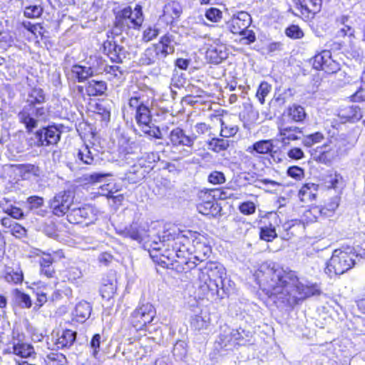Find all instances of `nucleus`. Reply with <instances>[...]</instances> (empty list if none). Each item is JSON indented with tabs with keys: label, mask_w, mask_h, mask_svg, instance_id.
Listing matches in <instances>:
<instances>
[{
	"label": "nucleus",
	"mask_w": 365,
	"mask_h": 365,
	"mask_svg": "<svg viewBox=\"0 0 365 365\" xmlns=\"http://www.w3.org/2000/svg\"><path fill=\"white\" fill-rule=\"evenodd\" d=\"M255 276L262 289L270 298L286 305L294 306L299 300L320 294L316 284H304L294 272L287 271L272 262L262 263Z\"/></svg>",
	"instance_id": "f257e3e1"
},
{
	"label": "nucleus",
	"mask_w": 365,
	"mask_h": 365,
	"mask_svg": "<svg viewBox=\"0 0 365 365\" xmlns=\"http://www.w3.org/2000/svg\"><path fill=\"white\" fill-rule=\"evenodd\" d=\"M197 287L202 297L215 299L220 294L223 286L225 269L214 262L207 263L203 268L197 269Z\"/></svg>",
	"instance_id": "f03ea898"
},
{
	"label": "nucleus",
	"mask_w": 365,
	"mask_h": 365,
	"mask_svg": "<svg viewBox=\"0 0 365 365\" xmlns=\"http://www.w3.org/2000/svg\"><path fill=\"white\" fill-rule=\"evenodd\" d=\"M128 105L135 110V120L141 130L146 135L156 139H162L160 128L151 123L150 110L140 96L131 97Z\"/></svg>",
	"instance_id": "7ed1b4c3"
},
{
	"label": "nucleus",
	"mask_w": 365,
	"mask_h": 365,
	"mask_svg": "<svg viewBox=\"0 0 365 365\" xmlns=\"http://www.w3.org/2000/svg\"><path fill=\"white\" fill-rule=\"evenodd\" d=\"M354 253L341 250H335L327 263L325 272L332 277L334 275L342 274L354 265Z\"/></svg>",
	"instance_id": "20e7f679"
},
{
	"label": "nucleus",
	"mask_w": 365,
	"mask_h": 365,
	"mask_svg": "<svg viewBox=\"0 0 365 365\" xmlns=\"http://www.w3.org/2000/svg\"><path fill=\"white\" fill-rule=\"evenodd\" d=\"M156 316V309L149 303L140 304L130 314V324L137 330L144 329Z\"/></svg>",
	"instance_id": "39448f33"
},
{
	"label": "nucleus",
	"mask_w": 365,
	"mask_h": 365,
	"mask_svg": "<svg viewBox=\"0 0 365 365\" xmlns=\"http://www.w3.org/2000/svg\"><path fill=\"white\" fill-rule=\"evenodd\" d=\"M47 113L48 110L43 106H25L19 113L18 118L27 131L31 132L39 122L46 120Z\"/></svg>",
	"instance_id": "423d86ee"
},
{
	"label": "nucleus",
	"mask_w": 365,
	"mask_h": 365,
	"mask_svg": "<svg viewBox=\"0 0 365 365\" xmlns=\"http://www.w3.org/2000/svg\"><path fill=\"white\" fill-rule=\"evenodd\" d=\"M61 138V131L56 126H48L37 130L30 138L31 146L46 147L56 145Z\"/></svg>",
	"instance_id": "0eeeda50"
},
{
	"label": "nucleus",
	"mask_w": 365,
	"mask_h": 365,
	"mask_svg": "<svg viewBox=\"0 0 365 365\" xmlns=\"http://www.w3.org/2000/svg\"><path fill=\"white\" fill-rule=\"evenodd\" d=\"M169 139L174 148L185 147L180 151L182 158L188 157L192 153V147L196 138L186 135L182 128H175L172 130L169 135Z\"/></svg>",
	"instance_id": "6e6552de"
},
{
	"label": "nucleus",
	"mask_w": 365,
	"mask_h": 365,
	"mask_svg": "<svg viewBox=\"0 0 365 365\" xmlns=\"http://www.w3.org/2000/svg\"><path fill=\"white\" fill-rule=\"evenodd\" d=\"M312 65L315 69L323 70L329 74L336 73L341 69L340 63L332 58L331 52L327 50L315 55Z\"/></svg>",
	"instance_id": "1a4fd4ad"
},
{
	"label": "nucleus",
	"mask_w": 365,
	"mask_h": 365,
	"mask_svg": "<svg viewBox=\"0 0 365 365\" xmlns=\"http://www.w3.org/2000/svg\"><path fill=\"white\" fill-rule=\"evenodd\" d=\"M312 65L315 69L323 70L329 74L336 73L341 69L340 63L332 58L331 52L327 50L315 55Z\"/></svg>",
	"instance_id": "9d476101"
},
{
	"label": "nucleus",
	"mask_w": 365,
	"mask_h": 365,
	"mask_svg": "<svg viewBox=\"0 0 365 365\" xmlns=\"http://www.w3.org/2000/svg\"><path fill=\"white\" fill-rule=\"evenodd\" d=\"M96 219V212L91 205L82 207H73L67 214V220L73 224L84 223L88 225L93 222Z\"/></svg>",
	"instance_id": "9b49d317"
},
{
	"label": "nucleus",
	"mask_w": 365,
	"mask_h": 365,
	"mask_svg": "<svg viewBox=\"0 0 365 365\" xmlns=\"http://www.w3.org/2000/svg\"><path fill=\"white\" fill-rule=\"evenodd\" d=\"M73 195L71 191H62L56 195L50 201V207L53 213L56 216L68 214L73 202Z\"/></svg>",
	"instance_id": "f8f14e48"
},
{
	"label": "nucleus",
	"mask_w": 365,
	"mask_h": 365,
	"mask_svg": "<svg viewBox=\"0 0 365 365\" xmlns=\"http://www.w3.org/2000/svg\"><path fill=\"white\" fill-rule=\"evenodd\" d=\"M251 24V17L247 12H239L234 15L227 22L228 27L232 34H242Z\"/></svg>",
	"instance_id": "ddd939ff"
},
{
	"label": "nucleus",
	"mask_w": 365,
	"mask_h": 365,
	"mask_svg": "<svg viewBox=\"0 0 365 365\" xmlns=\"http://www.w3.org/2000/svg\"><path fill=\"white\" fill-rule=\"evenodd\" d=\"M183 6L180 0H170L163 7L162 17L168 24H172L180 18Z\"/></svg>",
	"instance_id": "4468645a"
},
{
	"label": "nucleus",
	"mask_w": 365,
	"mask_h": 365,
	"mask_svg": "<svg viewBox=\"0 0 365 365\" xmlns=\"http://www.w3.org/2000/svg\"><path fill=\"white\" fill-rule=\"evenodd\" d=\"M118 233L124 237L130 238L131 240L138 242L143 241L145 243L150 242V240H148L149 235H148L147 231L144 228L138 227L136 225H131L130 227H125L124 230L119 231Z\"/></svg>",
	"instance_id": "2eb2a0df"
},
{
	"label": "nucleus",
	"mask_w": 365,
	"mask_h": 365,
	"mask_svg": "<svg viewBox=\"0 0 365 365\" xmlns=\"http://www.w3.org/2000/svg\"><path fill=\"white\" fill-rule=\"evenodd\" d=\"M103 51L114 62H122L125 58L123 48L113 40H107L103 43Z\"/></svg>",
	"instance_id": "dca6fc26"
},
{
	"label": "nucleus",
	"mask_w": 365,
	"mask_h": 365,
	"mask_svg": "<svg viewBox=\"0 0 365 365\" xmlns=\"http://www.w3.org/2000/svg\"><path fill=\"white\" fill-rule=\"evenodd\" d=\"M177 37V34H166L161 38L160 42L156 44L165 58L174 52L175 46L178 43Z\"/></svg>",
	"instance_id": "f3484780"
},
{
	"label": "nucleus",
	"mask_w": 365,
	"mask_h": 365,
	"mask_svg": "<svg viewBox=\"0 0 365 365\" xmlns=\"http://www.w3.org/2000/svg\"><path fill=\"white\" fill-rule=\"evenodd\" d=\"M91 311V305L86 301H81L76 305L72 312L73 320L83 323L90 317Z\"/></svg>",
	"instance_id": "a211bd4d"
},
{
	"label": "nucleus",
	"mask_w": 365,
	"mask_h": 365,
	"mask_svg": "<svg viewBox=\"0 0 365 365\" xmlns=\"http://www.w3.org/2000/svg\"><path fill=\"white\" fill-rule=\"evenodd\" d=\"M2 277L9 283L19 284L24 279V274L19 264L14 266H6L3 272Z\"/></svg>",
	"instance_id": "6ab92c4d"
},
{
	"label": "nucleus",
	"mask_w": 365,
	"mask_h": 365,
	"mask_svg": "<svg viewBox=\"0 0 365 365\" xmlns=\"http://www.w3.org/2000/svg\"><path fill=\"white\" fill-rule=\"evenodd\" d=\"M210 324V317L207 312L203 311L192 317L190 321L191 328L198 332L207 330Z\"/></svg>",
	"instance_id": "aec40b11"
},
{
	"label": "nucleus",
	"mask_w": 365,
	"mask_h": 365,
	"mask_svg": "<svg viewBox=\"0 0 365 365\" xmlns=\"http://www.w3.org/2000/svg\"><path fill=\"white\" fill-rule=\"evenodd\" d=\"M164 58L162 51L155 44L145 51L141 56L140 62L144 65H150Z\"/></svg>",
	"instance_id": "412c9836"
},
{
	"label": "nucleus",
	"mask_w": 365,
	"mask_h": 365,
	"mask_svg": "<svg viewBox=\"0 0 365 365\" xmlns=\"http://www.w3.org/2000/svg\"><path fill=\"white\" fill-rule=\"evenodd\" d=\"M208 58L214 63H220L227 56L226 47L223 44H216L210 46L206 52Z\"/></svg>",
	"instance_id": "4be33fe9"
},
{
	"label": "nucleus",
	"mask_w": 365,
	"mask_h": 365,
	"mask_svg": "<svg viewBox=\"0 0 365 365\" xmlns=\"http://www.w3.org/2000/svg\"><path fill=\"white\" fill-rule=\"evenodd\" d=\"M279 135L282 136V142L284 144L289 140H297L300 138L302 130L297 126H280L279 127Z\"/></svg>",
	"instance_id": "5701e85b"
},
{
	"label": "nucleus",
	"mask_w": 365,
	"mask_h": 365,
	"mask_svg": "<svg viewBox=\"0 0 365 365\" xmlns=\"http://www.w3.org/2000/svg\"><path fill=\"white\" fill-rule=\"evenodd\" d=\"M339 204V199L338 197H334L327 204L326 207L320 208L317 206L312 207L309 210L307 211V214H313L314 215V219L317 220V214H319L322 216H329L328 212L333 213L338 207Z\"/></svg>",
	"instance_id": "b1692460"
},
{
	"label": "nucleus",
	"mask_w": 365,
	"mask_h": 365,
	"mask_svg": "<svg viewBox=\"0 0 365 365\" xmlns=\"http://www.w3.org/2000/svg\"><path fill=\"white\" fill-rule=\"evenodd\" d=\"M339 116L344 120V122H356L362 118L361 109L358 106H347L341 109L339 113Z\"/></svg>",
	"instance_id": "393cba45"
},
{
	"label": "nucleus",
	"mask_w": 365,
	"mask_h": 365,
	"mask_svg": "<svg viewBox=\"0 0 365 365\" xmlns=\"http://www.w3.org/2000/svg\"><path fill=\"white\" fill-rule=\"evenodd\" d=\"M146 173L140 163L134 164L125 173V179L130 183H137L145 177Z\"/></svg>",
	"instance_id": "a878e982"
},
{
	"label": "nucleus",
	"mask_w": 365,
	"mask_h": 365,
	"mask_svg": "<svg viewBox=\"0 0 365 365\" xmlns=\"http://www.w3.org/2000/svg\"><path fill=\"white\" fill-rule=\"evenodd\" d=\"M76 332L70 329H66L58 336L55 341V345L58 349L71 346L75 341Z\"/></svg>",
	"instance_id": "bb28decb"
},
{
	"label": "nucleus",
	"mask_w": 365,
	"mask_h": 365,
	"mask_svg": "<svg viewBox=\"0 0 365 365\" xmlns=\"http://www.w3.org/2000/svg\"><path fill=\"white\" fill-rule=\"evenodd\" d=\"M107 90V84L103 81L90 80L86 87V93L90 96H101Z\"/></svg>",
	"instance_id": "cd10ccee"
},
{
	"label": "nucleus",
	"mask_w": 365,
	"mask_h": 365,
	"mask_svg": "<svg viewBox=\"0 0 365 365\" xmlns=\"http://www.w3.org/2000/svg\"><path fill=\"white\" fill-rule=\"evenodd\" d=\"M143 21L142 8L140 6L137 5L132 11V14L125 19V29L129 28L137 29L139 28Z\"/></svg>",
	"instance_id": "c85d7f7f"
},
{
	"label": "nucleus",
	"mask_w": 365,
	"mask_h": 365,
	"mask_svg": "<svg viewBox=\"0 0 365 365\" xmlns=\"http://www.w3.org/2000/svg\"><path fill=\"white\" fill-rule=\"evenodd\" d=\"M318 185L307 183L299 190V196L302 201H312L316 199Z\"/></svg>",
	"instance_id": "c756f323"
},
{
	"label": "nucleus",
	"mask_w": 365,
	"mask_h": 365,
	"mask_svg": "<svg viewBox=\"0 0 365 365\" xmlns=\"http://www.w3.org/2000/svg\"><path fill=\"white\" fill-rule=\"evenodd\" d=\"M325 183L329 189H334L335 190H341L344 189L346 185L343 176L336 172L327 176Z\"/></svg>",
	"instance_id": "7c9ffc66"
},
{
	"label": "nucleus",
	"mask_w": 365,
	"mask_h": 365,
	"mask_svg": "<svg viewBox=\"0 0 365 365\" xmlns=\"http://www.w3.org/2000/svg\"><path fill=\"white\" fill-rule=\"evenodd\" d=\"M327 144L319 147L314 153H312L313 158L319 163L327 164L330 163L333 158V153L331 149L328 148Z\"/></svg>",
	"instance_id": "2f4dec72"
},
{
	"label": "nucleus",
	"mask_w": 365,
	"mask_h": 365,
	"mask_svg": "<svg viewBox=\"0 0 365 365\" xmlns=\"http://www.w3.org/2000/svg\"><path fill=\"white\" fill-rule=\"evenodd\" d=\"M273 145L271 140H260L248 147L247 151L251 154L256 152L259 154H267L272 152Z\"/></svg>",
	"instance_id": "473e14b6"
},
{
	"label": "nucleus",
	"mask_w": 365,
	"mask_h": 365,
	"mask_svg": "<svg viewBox=\"0 0 365 365\" xmlns=\"http://www.w3.org/2000/svg\"><path fill=\"white\" fill-rule=\"evenodd\" d=\"M18 172L24 179H29L31 176L39 177L41 174L38 166L31 164L18 165Z\"/></svg>",
	"instance_id": "72a5a7b5"
},
{
	"label": "nucleus",
	"mask_w": 365,
	"mask_h": 365,
	"mask_svg": "<svg viewBox=\"0 0 365 365\" xmlns=\"http://www.w3.org/2000/svg\"><path fill=\"white\" fill-rule=\"evenodd\" d=\"M44 102L45 95L43 90L40 88H32L28 96L27 106H36V105H40Z\"/></svg>",
	"instance_id": "f704fd0d"
},
{
	"label": "nucleus",
	"mask_w": 365,
	"mask_h": 365,
	"mask_svg": "<svg viewBox=\"0 0 365 365\" xmlns=\"http://www.w3.org/2000/svg\"><path fill=\"white\" fill-rule=\"evenodd\" d=\"M72 73L78 78V81H83L91 76L93 71L91 67L76 65L73 66Z\"/></svg>",
	"instance_id": "c9c22d12"
},
{
	"label": "nucleus",
	"mask_w": 365,
	"mask_h": 365,
	"mask_svg": "<svg viewBox=\"0 0 365 365\" xmlns=\"http://www.w3.org/2000/svg\"><path fill=\"white\" fill-rule=\"evenodd\" d=\"M13 353L21 357H28L34 353V348L32 346L25 343H17L14 344Z\"/></svg>",
	"instance_id": "e433bc0d"
},
{
	"label": "nucleus",
	"mask_w": 365,
	"mask_h": 365,
	"mask_svg": "<svg viewBox=\"0 0 365 365\" xmlns=\"http://www.w3.org/2000/svg\"><path fill=\"white\" fill-rule=\"evenodd\" d=\"M229 145V140L223 138H212L208 143V148L215 153L226 150Z\"/></svg>",
	"instance_id": "4c0bfd02"
},
{
	"label": "nucleus",
	"mask_w": 365,
	"mask_h": 365,
	"mask_svg": "<svg viewBox=\"0 0 365 365\" xmlns=\"http://www.w3.org/2000/svg\"><path fill=\"white\" fill-rule=\"evenodd\" d=\"M211 253V249L204 243H197L195 250L194 259L203 262Z\"/></svg>",
	"instance_id": "58836bf2"
},
{
	"label": "nucleus",
	"mask_w": 365,
	"mask_h": 365,
	"mask_svg": "<svg viewBox=\"0 0 365 365\" xmlns=\"http://www.w3.org/2000/svg\"><path fill=\"white\" fill-rule=\"evenodd\" d=\"M132 14L131 8L128 6L124 8L123 9L119 11L116 16L115 20V25L116 27L119 28L121 30L125 29V19L129 17V15Z\"/></svg>",
	"instance_id": "ea45409f"
},
{
	"label": "nucleus",
	"mask_w": 365,
	"mask_h": 365,
	"mask_svg": "<svg viewBox=\"0 0 365 365\" xmlns=\"http://www.w3.org/2000/svg\"><path fill=\"white\" fill-rule=\"evenodd\" d=\"M277 237L275 227L269 224L260 228V238L267 242H272Z\"/></svg>",
	"instance_id": "a19ab883"
},
{
	"label": "nucleus",
	"mask_w": 365,
	"mask_h": 365,
	"mask_svg": "<svg viewBox=\"0 0 365 365\" xmlns=\"http://www.w3.org/2000/svg\"><path fill=\"white\" fill-rule=\"evenodd\" d=\"M288 113L292 120L295 122L302 121L306 116L304 108L297 105H293L291 106L289 108Z\"/></svg>",
	"instance_id": "79ce46f5"
},
{
	"label": "nucleus",
	"mask_w": 365,
	"mask_h": 365,
	"mask_svg": "<svg viewBox=\"0 0 365 365\" xmlns=\"http://www.w3.org/2000/svg\"><path fill=\"white\" fill-rule=\"evenodd\" d=\"M78 158L87 165H91L94 161V157L88 145L83 146L79 149Z\"/></svg>",
	"instance_id": "37998d69"
},
{
	"label": "nucleus",
	"mask_w": 365,
	"mask_h": 365,
	"mask_svg": "<svg viewBox=\"0 0 365 365\" xmlns=\"http://www.w3.org/2000/svg\"><path fill=\"white\" fill-rule=\"evenodd\" d=\"M187 353V344L184 341H178L173 346V354L178 359H182Z\"/></svg>",
	"instance_id": "c03bdc74"
},
{
	"label": "nucleus",
	"mask_w": 365,
	"mask_h": 365,
	"mask_svg": "<svg viewBox=\"0 0 365 365\" xmlns=\"http://www.w3.org/2000/svg\"><path fill=\"white\" fill-rule=\"evenodd\" d=\"M175 253L177 255H175V262L180 263V264H185L187 266V269H192L196 266V262L192 261L191 258L189 259V260L186 259V257L184 256L185 252L180 249L176 250Z\"/></svg>",
	"instance_id": "a18cd8bd"
},
{
	"label": "nucleus",
	"mask_w": 365,
	"mask_h": 365,
	"mask_svg": "<svg viewBox=\"0 0 365 365\" xmlns=\"http://www.w3.org/2000/svg\"><path fill=\"white\" fill-rule=\"evenodd\" d=\"M16 302L23 308H30L31 307V300L29 295L16 289L15 291Z\"/></svg>",
	"instance_id": "49530a36"
},
{
	"label": "nucleus",
	"mask_w": 365,
	"mask_h": 365,
	"mask_svg": "<svg viewBox=\"0 0 365 365\" xmlns=\"http://www.w3.org/2000/svg\"><path fill=\"white\" fill-rule=\"evenodd\" d=\"M116 286L113 283L103 284L101 288V296L103 299L109 300L113 297L115 294Z\"/></svg>",
	"instance_id": "de8ad7c7"
},
{
	"label": "nucleus",
	"mask_w": 365,
	"mask_h": 365,
	"mask_svg": "<svg viewBox=\"0 0 365 365\" xmlns=\"http://www.w3.org/2000/svg\"><path fill=\"white\" fill-rule=\"evenodd\" d=\"M238 131V127L233 125H227L221 120L220 135L224 138H230L234 136Z\"/></svg>",
	"instance_id": "09e8293b"
},
{
	"label": "nucleus",
	"mask_w": 365,
	"mask_h": 365,
	"mask_svg": "<svg viewBox=\"0 0 365 365\" xmlns=\"http://www.w3.org/2000/svg\"><path fill=\"white\" fill-rule=\"evenodd\" d=\"M271 91V86L267 82H262L260 83L256 96L258 98L261 104L264 103V98L269 94Z\"/></svg>",
	"instance_id": "8fccbe9b"
},
{
	"label": "nucleus",
	"mask_w": 365,
	"mask_h": 365,
	"mask_svg": "<svg viewBox=\"0 0 365 365\" xmlns=\"http://www.w3.org/2000/svg\"><path fill=\"white\" fill-rule=\"evenodd\" d=\"M63 257V255L60 252H53V255L43 254L42 257L40 259L39 263L41 267H50L55 261L56 257Z\"/></svg>",
	"instance_id": "3c124183"
},
{
	"label": "nucleus",
	"mask_w": 365,
	"mask_h": 365,
	"mask_svg": "<svg viewBox=\"0 0 365 365\" xmlns=\"http://www.w3.org/2000/svg\"><path fill=\"white\" fill-rule=\"evenodd\" d=\"M324 139V135L319 132L309 135L304 138L302 143L307 147H311L314 144L321 142Z\"/></svg>",
	"instance_id": "603ef678"
},
{
	"label": "nucleus",
	"mask_w": 365,
	"mask_h": 365,
	"mask_svg": "<svg viewBox=\"0 0 365 365\" xmlns=\"http://www.w3.org/2000/svg\"><path fill=\"white\" fill-rule=\"evenodd\" d=\"M43 13V8L40 6H29L25 8L24 16L27 18L34 19L39 17Z\"/></svg>",
	"instance_id": "864d4df0"
},
{
	"label": "nucleus",
	"mask_w": 365,
	"mask_h": 365,
	"mask_svg": "<svg viewBox=\"0 0 365 365\" xmlns=\"http://www.w3.org/2000/svg\"><path fill=\"white\" fill-rule=\"evenodd\" d=\"M206 18L212 22H218L222 18V11L216 8H210L205 12Z\"/></svg>",
	"instance_id": "5fc2aeb1"
},
{
	"label": "nucleus",
	"mask_w": 365,
	"mask_h": 365,
	"mask_svg": "<svg viewBox=\"0 0 365 365\" xmlns=\"http://www.w3.org/2000/svg\"><path fill=\"white\" fill-rule=\"evenodd\" d=\"M18 165H5L2 168L1 177L12 178L18 172Z\"/></svg>",
	"instance_id": "6e6d98bb"
},
{
	"label": "nucleus",
	"mask_w": 365,
	"mask_h": 365,
	"mask_svg": "<svg viewBox=\"0 0 365 365\" xmlns=\"http://www.w3.org/2000/svg\"><path fill=\"white\" fill-rule=\"evenodd\" d=\"M101 336L99 334H96L91 342H90V347L91 349L92 355L97 358V355L98 354L99 349H100V345H101Z\"/></svg>",
	"instance_id": "4d7b16f0"
},
{
	"label": "nucleus",
	"mask_w": 365,
	"mask_h": 365,
	"mask_svg": "<svg viewBox=\"0 0 365 365\" xmlns=\"http://www.w3.org/2000/svg\"><path fill=\"white\" fill-rule=\"evenodd\" d=\"M287 36L292 38H301L304 36L302 29L297 25H292L286 29Z\"/></svg>",
	"instance_id": "13d9d810"
},
{
	"label": "nucleus",
	"mask_w": 365,
	"mask_h": 365,
	"mask_svg": "<svg viewBox=\"0 0 365 365\" xmlns=\"http://www.w3.org/2000/svg\"><path fill=\"white\" fill-rule=\"evenodd\" d=\"M7 232H10L13 236L16 238L21 239L26 236V230L19 223L16 222Z\"/></svg>",
	"instance_id": "bf43d9fd"
},
{
	"label": "nucleus",
	"mask_w": 365,
	"mask_h": 365,
	"mask_svg": "<svg viewBox=\"0 0 365 365\" xmlns=\"http://www.w3.org/2000/svg\"><path fill=\"white\" fill-rule=\"evenodd\" d=\"M159 34V31L155 26L148 27L143 32V39L146 41H150L155 38Z\"/></svg>",
	"instance_id": "052dcab7"
},
{
	"label": "nucleus",
	"mask_w": 365,
	"mask_h": 365,
	"mask_svg": "<svg viewBox=\"0 0 365 365\" xmlns=\"http://www.w3.org/2000/svg\"><path fill=\"white\" fill-rule=\"evenodd\" d=\"M208 180L210 183L214 185L222 184L225 182V178L222 173L214 171L210 174Z\"/></svg>",
	"instance_id": "680f3d73"
},
{
	"label": "nucleus",
	"mask_w": 365,
	"mask_h": 365,
	"mask_svg": "<svg viewBox=\"0 0 365 365\" xmlns=\"http://www.w3.org/2000/svg\"><path fill=\"white\" fill-rule=\"evenodd\" d=\"M27 202L29 205L30 209H37L43 205L44 200L41 197L31 196L28 197Z\"/></svg>",
	"instance_id": "e2e57ef3"
},
{
	"label": "nucleus",
	"mask_w": 365,
	"mask_h": 365,
	"mask_svg": "<svg viewBox=\"0 0 365 365\" xmlns=\"http://www.w3.org/2000/svg\"><path fill=\"white\" fill-rule=\"evenodd\" d=\"M287 174L296 180H301L304 177V170L298 166H292L287 170Z\"/></svg>",
	"instance_id": "0e129e2a"
},
{
	"label": "nucleus",
	"mask_w": 365,
	"mask_h": 365,
	"mask_svg": "<svg viewBox=\"0 0 365 365\" xmlns=\"http://www.w3.org/2000/svg\"><path fill=\"white\" fill-rule=\"evenodd\" d=\"M308 6L304 5V10L309 13L315 14L320 11L322 6V0H310Z\"/></svg>",
	"instance_id": "69168bd1"
},
{
	"label": "nucleus",
	"mask_w": 365,
	"mask_h": 365,
	"mask_svg": "<svg viewBox=\"0 0 365 365\" xmlns=\"http://www.w3.org/2000/svg\"><path fill=\"white\" fill-rule=\"evenodd\" d=\"M240 210L245 215H251L255 212V205L252 202H245L240 205Z\"/></svg>",
	"instance_id": "338daca9"
},
{
	"label": "nucleus",
	"mask_w": 365,
	"mask_h": 365,
	"mask_svg": "<svg viewBox=\"0 0 365 365\" xmlns=\"http://www.w3.org/2000/svg\"><path fill=\"white\" fill-rule=\"evenodd\" d=\"M242 35H243L244 37L241 38L240 41L244 44L248 45L255 41V34L252 31L245 29Z\"/></svg>",
	"instance_id": "774afa93"
}]
</instances>
